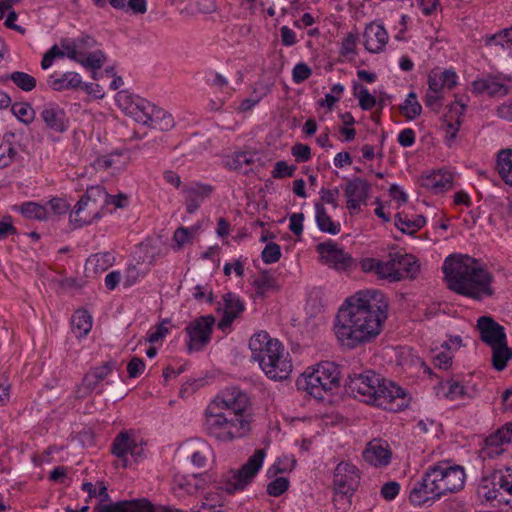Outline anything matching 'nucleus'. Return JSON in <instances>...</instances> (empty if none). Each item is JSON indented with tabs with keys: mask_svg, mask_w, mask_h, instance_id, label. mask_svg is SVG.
Returning <instances> with one entry per match:
<instances>
[{
	"mask_svg": "<svg viewBox=\"0 0 512 512\" xmlns=\"http://www.w3.org/2000/svg\"><path fill=\"white\" fill-rule=\"evenodd\" d=\"M388 303L380 291H359L346 299L334 326L341 345L350 349L371 341L382 329Z\"/></svg>",
	"mask_w": 512,
	"mask_h": 512,
	"instance_id": "1",
	"label": "nucleus"
},
{
	"mask_svg": "<svg viewBox=\"0 0 512 512\" xmlns=\"http://www.w3.org/2000/svg\"><path fill=\"white\" fill-rule=\"evenodd\" d=\"M249 405L245 392L236 387L227 388L206 409V432L221 442L244 437L250 430V422L245 414Z\"/></svg>",
	"mask_w": 512,
	"mask_h": 512,
	"instance_id": "2",
	"label": "nucleus"
},
{
	"mask_svg": "<svg viewBox=\"0 0 512 512\" xmlns=\"http://www.w3.org/2000/svg\"><path fill=\"white\" fill-rule=\"evenodd\" d=\"M447 287L457 294L482 300L494 294L493 276L467 255H450L443 264Z\"/></svg>",
	"mask_w": 512,
	"mask_h": 512,
	"instance_id": "3",
	"label": "nucleus"
},
{
	"mask_svg": "<svg viewBox=\"0 0 512 512\" xmlns=\"http://www.w3.org/2000/svg\"><path fill=\"white\" fill-rule=\"evenodd\" d=\"M464 483L465 472L463 467L440 463L426 470L421 481H418L411 489L409 500L416 506L434 502L447 493H455L461 490Z\"/></svg>",
	"mask_w": 512,
	"mask_h": 512,
	"instance_id": "4",
	"label": "nucleus"
},
{
	"mask_svg": "<svg viewBox=\"0 0 512 512\" xmlns=\"http://www.w3.org/2000/svg\"><path fill=\"white\" fill-rule=\"evenodd\" d=\"M252 359L257 361L272 380L287 379L292 372V364L285 355L282 344L269 336L267 332L254 334L249 341Z\"/></svg>",
	"mask_w": 512,
	"mask_h": 512,
	"instance_id": "5",
	"label": "nucleus"
},
{
	"mask_svg": "<svg viewBox=\"0 0 512 512\" xmlns=\"http://www.w3.org/2000/svg\"><path fill=\"white\" fill-rule=\"evenodd\" d=\"M340 370L333 362L319 363L312 372L305 375V390L317 399H323L327 392L338 388L340 384Z\"/></svg>",
	"mask_w": 512,
	"mask_h": 512,
	"instance_id": "6",
	"label": "nucleus"
},
{
	"mask_svg": "<svg viewBox=\"0 0 512 512\" xmlns=\"http://www.w3.org/2000/svg\"><path fill=\"white\" fill-rule=\"evenodd\" d=\"M265 458V451L258 449L238 470H230L224 474L219 481L218 489L233 494L236 491L243 490L262 467Z\"/></svg>",
	"mask_w": 512,
	"mask_h": 512,
	"instance_id": "7",
	"label": "nucleus"
},
{
	"mask_svg": "<svg viewBox=\"0 0 512 512\" xmlns=\"http://www.w3.org/2000/svg\"><path fill=\"white\" fill-rule=\"evenodd\" d=\"M98 202L109 204V194L101 186L89 187L76 204L75 211L70 215V221L77 223L78 226L90 223L91 219L80 216L84 208L88 206L90 207V213L94 212L92 218H100V212L96 211Z\"/></svg>",
	"mask_w": 512,
	"mask_h": 512,
	"instance_id": "8",
	"label": "nucleus"
},
{
	"mask_svg": "<svg viewBox=\"0 0 512 512\" xmlns=\"http://www.w3.org/2000/svg\"><path fill=\"white\" fill-rule=\"evenodd\" d=\"M380 383V376L373 371L364 374H349L345 388L353 397H360L366 403H372L375 398L376 385Z\"/></svg>",
	"mask_w": 512,
	"mask_h": 512,
	"instance_id": "9",
	"label": "nucleus"
},
{
	"mask_svg": "<svg viewBox=\"0 0 512 512\" xmlns=\"http://www.w3.org/2000/svg\"><path fill=\"white\" fill-rule=\"evenodd\" d=\"M214 324L213 315L200 316L188 324L185 331L189 337V352L200 351L210 342Z\"/></svg>",
	"mask_w": 512,
	"mask_h": 512,
	"instance_id": "10",
	"label": "nucleus"
},
{
	"mask_svg": "<svg viewBox=\"0 0 512 512\" xmlns=\"http://www.w3.org/2000/svg\"><path fill=\"white\" fill-rule=\"evenodd\" d=\"M358 469L351 463L340 462L335 469L334 491L343 496H352L359 484Z\"/></svg>",
	"mask_w": 512,
	"mask_h": 512,
	"instance_id": "11",
	"label": "nucleus"
},
{
	"mask_svg": "<svg viewBox=\"0 0 512 512\" xmlns=\"http://www.w3.org/2000/svg\"><path fill=\"white\" fill-rule=\"evenodd\" d=\"M321 262L336 270H347L353 264L352 257L332 240L317 244Z\"/></svg>",
	"mask_w": 512,
	"mask_h": 512,
	"instance_id": "12",
	"label": "nucleus"
},
{
	"mask_svg": "<svg viewBox=\"0 0 512 512\" xmlns=\"http://www.w3.org/2000/svg\"><path fill=\"white\" fill-rule=\"evenodd\" d=\"M370 189V183L362 178H354L346 183L344 194L347 198V209L351 215L360 211L361 204H367Z\"/></svg>",
	"mask_w": 512,
	"mask_h": 512,
	"instance_id": "13",
	"label": "nucleus"
},
{
	"mask_svg": "<svg viewBox=\"0 0 512 512\" xmlns=\"http://www.w3.org/2000/svg\"><path fill=\"white\" fill-rule=\"evenodd\" d=\"M114 362H105L101 366L90 369L83 377L81 384L76 390V398L83 399L90 395L96 387L111 374Z\"/></svg>",
	"mask_w": 512,
	"mask_h": 512,
	"instance_id": "14",
	"label": "nucleus"
},
{
	"mask_svg": "<svg viewBox=\"0 0 512 512\" xmlns=\"http://www.w3.org/2000/svg\"><path fill=\"white\" fill-rule=\"evenodd\" d=\"M23 133L8 131L0 144V169L11 165L18 156L19 150H25L21 144Z\"/></svg>",
	"mask_w": 512,
	"mask_h": 512,
	"instance_id": "15",
	"label": "nucleus"
},
{
	"mask_svg": "<svg viewBox=\"0 0 512 512\" xmlns=\"http://www.w3.org/2000/svg\"><path fill=\"white\" fill-rule=\"evenodd\" d=\"M480 339L492 347L507 340L504 327L489 316H482L477 321Z\"/></svg>",
	"mask_w": 512,
	"mask_h": 512,
	"instance_id": "16",
	"label": "nucleus"
},
{
	"mask_svg": "<svg viewBox=\"0 0 512 512\" xmlns=\"http://www.w3.org/2000/svg\"><path fill=\"white\" fill-rule=\"evenodd\" d=\"M512 442V423H507L496 433L491 434L485 440V447L482 450V457L493 458L504 452L503 445Z\"/></svg>",
	"mask_w": 512,
	"mask_h": 512,
	"instance_id": "17",
	"label": "nucleus"
},
{
	"mask_svg": "<svg viewBox=\"0 0 512 512\" xmlns=\"http://www.w3.org/2000/svg\"><path fill=\"white\" fill-rule=\"evenodd\" d=\"M391 457L389 444L381 439H373L363 451L364 460L375 467L387 466Z\"/></svg>",
	"mask_w": 512,
	"mask_h": 512,
	"instance_id": "18",
	"label": "nucleus"
},
{
	"mask_svg": "<svg viewBox=\"0 0 512 512\" xmlns=\"http://www.w3.org/2000/svg\"><path fill=\"white\" fill-rule=\"evenodd\" d=\"M185 195V204L187 212L194 213L201 205V203L213 192V187L209 184L194 182L183 187Z\"/></svg>",
	"mask_w": 512,
	"mask_h": 512,
	"instance_id": "19",
	"label": "nucleus"
},
{
	"mask_svg": "<svg viewBox=\"0 0 512 512\" xmlns=\"http://www.w3.org/2000/svg\"><path fill=\"white\" fill-rule=\"evenodd\" d=\"M94 510L95 512H153V505L148 499L141 498L98 505Z\"/></svg>",
	"mask_w": 512,
	"mask_h": 512,
	"instance_id": "20",
	"label": "nucleus"
},
{
	"mask_svg": "<svg viewBox=\"0 0 512 512\" xmlns=\"http://www.w3.org/2000/svg\"><path fill=\"white\" fill-rule=\"evenodd\" d=\"M404 397L405 391L403 388L380 377V383L376 385L375 398H373L372 403L387 408L395 399H404Z\"/></svg>",
	"mask_w": 512,
	"mask_h": 512,
	"instance_id": "21",
	"label": "nucleus"
},
{
	"mask_svg": "<svg viewBox=\"0 0 512 512\" xmlns=\"http://www.w3.org/2000/svg\"><path fill=\"white\" fill-rule=\"evenodd\" d=\"M364 46L371 53H380L388 42V33L385 28L376 23H370L364 30Z\"/></svg>",
	"mask_w": 512,
	"mask_h": 512,
	"instance_id": "22",
	"label": "nucleus"
},
{
	"mask_svg": "<svg viewBox=\"0 0 512 512\" xmlns=\"http://www.w3.org/2000/svg\"><path fill=\"white\" fill-rule=\"evenodd\" d=\"M224 314L218 323L221 330L229 327L233 321L245 310V304L235 293L229 292L223 295Z\"/></svg>",
	"mask_w": 512,
	"mask_h": 512,
	"instance_id": "23",
	"label": "nucleus"
},
{
	"mask_svg": "<svg viewBox=\"0 0 512 512\" xmlns=\"http://www.w3.org/2000/svg\"><path fill=\"white\" fill-rule=\"evenodd\" d=\"M391 256L393 263H395L396 272L400 274V280L405 277L414 278L416 276L420 266L413 255L396 251L392 252Z\"/></svg>",
	"mask_w": 512,
	"mask_h": 512,
	"instance_id": "24",
	"label": "nucleus"
},
{
	"mask_svg": "<svg viewBox=\"0 0 512 512\" xmlns=\"http://www.w3.org/2000/svg\"><path fill=\"white\" fill-rule=\"evenodd\" d=\"M454 175L446 170H438L422 179V186L434 192H441L453 187Z\"/></svg>",
	"mask_w": 512,
	"mask_h": 512,
	"instance_id": "25",
	"label": "nucleus"
},
{
	"mask_svg": "<svg viewBox=\"0 0 512 512\" xmlns=\"http://www.w3.org/2000/svg\"><path fill=\"white\" fill-rule=\"evenodd\" d=\"M82 79L76 72H65L59 77L54 74L47 78V85L54 91L75 90L81 87Z\"/></svg>",
	"mask_w": 512,
	"mask_h": 512,
	"instance_id": "26",
	"label": "nucleus"
},
{
	"mask_svg": "<svg viewBox=\"0 0 512 512\" xmlns=\"http://www.w3.org/2000/svg\"><path fill=\"white\" fill-rule=\"evenodd\" d=\"M148 110L151 112L145 125L159 131H169L174 127L173 116L163 108L153 104V107H148Z\"/></svg>",
	"mask_w": 512,
	"mask_h": 512,
	"instance_id": "27",
	"label": "nucleus"
},
{
	"mask_svg": "<svg viewBox=\"0 0 512 512\" xmlns=\"http://www.w3.org/2000/svg\"><path fill=\"white\" fill-rule=\"evenodd\" d=\"M137 444L130 438L127 432H121L114 439L112 444V453L122 462V466H128L127 454L134 455V449Z\"/></svg>",
	"mask_w": 512,
	"mask_h": 512,
	"instance_id": "28",
	"label": "nucleus"
},
{
	"mask_svg": "<svg viewBox=\"0 0 512 512\" xmlns=\"http://www.w3.org/2000/svg\"><path fill=\"white\" fill-rule=\"evenodd\" d=\"M41 118L46 126L55 132H64L67 129L65 111L57 106L45 107L41 112Z\"/></svg>",
	"mask_w": 512,
	"mask_h": 512,
	"instance_id": "29",
	"label": "nucleus"
},
{
	"mask_svg": "<svg viewBox=\"0 0 512 512\" xmlns=\"http://www.w3.org/2000/svg\"><path fill=\"white\" fill-rule=\"evenodd\" d=\"M500 481H502L500 472H496V470L491 475L483 477L477 488L478 496L486 501H497L499 494L495 485H498Z\"/></svg>",
	"mask_w": 512,
	"mask_h": 512,
	"instance_id": "30",
	"label": "nucleus"
},
{
	"mask_svg": "<svg viewBox=\"0 0 512 512\" xmlns=\"http://www.w3.org/2000/svg\"><path fill=\"white\" fill-rule=\"evenodd\" d=\"M466 109V104L456 100L450 107L451 118L453 115L457 117V119L452 122L447 119V116H444L442 127L446 133V138L450 142L455 139L456 134L460 127V117L464 114Z\"/></svg>",
	"mask_w": 512,
	"mask_h": 512,
	"instance_id": "31",
	"label": "nucleus"
},
{
	"mask_svg": "<svg viewBox=\"0 0 512 512\" xmlns=\"http://www.w3.org/2000/svg\"><path fill=\"white\" fill-rule=\"evenodd\" d=\"M473 91L482 94L487 93L489 96H505L508 94V87L492 78L478 79L472 82Z\"/></svg>",
	"mask_w": 512,
	"mask_h": 512,
	"instance_id": "32",
	"label": "nucleus"
},
{
	"mask_svg": "<svg viewBox=\"0 0 512 512\" xmlns=\"http://www.w3.org/2000/svg\"><path fill=\"white\" fill-rule=\"evenodd\" d=\"M394 224L401 232L413 235L426 224V218L423 215H417L411 219L404 213H397Z\"/></svg>",
	"mask_w": 512,
	"mask_h": 512,
	"instance_id": "33",
	"label": "nucleus"
},
{
	"mask_svg": "<svg viewBox=\"0 0 512 512\" xmlns=\"http://www.w3.org/2000/svg\"><path fill=\"white\" fill-rule=\"evenodd\" d=\"M315 212L316 223L320 231L331 235H336L340 232V223H335L332 220L322 203L318 202L315 204Z\"/></svg>",
	"mask_w": 512,
	"mask_h": 512,
	"instance_id": "34",
	"label": "nucleus"
},
{
	"mask_svg": "<svg viewBox=\"0 0 512 512\" xmlns=\"http://www.w3.org/2000/svg\"><path fill=\"white\" fill-rule=\"evenodd\" d=\"M114 262V256L109 252L91 255L85 265L88 273L98 274L106 271Z\"/></svg>",
	"mask_w": 512,
	"mask_h": 512,
	"instance_id": "35",
	"label": "nucleus"
},
{
	"mask_svg": "<svg viewBox=\"0 0 512 512\" xmlns=\"http://www.w3.org/2000/svg\"><path fill=\"white\" fill-rule=\"evenodd\" d=\"M255 157H256V153H253V152H249V151L237 152L234 155H232L226 159L225 165L229 169L247 173L248 167L254 163Z\"/></svg>",
	"mask_w": 512,
	"mask_h": 512,
	"instance_id": "36",
	"label": "nucleus"
},
{
	"mask_svg": "<svg viewBox=\"0 0 512 512\" xmlns=\"http://www.w3.org/2000/svg\"><path fill=\"white\" fill-rule=\"evenodd\" d=\"M71 326L76 337H84L92 328V317L85 310H77L71 318Z\"/></svg>",
	"mask_w": 512,
	"mask_h": 512,
	"instance_id": "37",
	"label": "nucleus"
},
{
	"mask_svg": "<svg viewBox=\"0 0 512 512\" xmlns=\"http://www.w3.org/2000/svg\"><path fill=\"white\" fill-rule=\"evenodd\" d=\"M190 458L193 465L202 468L212 454L211 447L203 440H196L190 445Z\"/></svg>",
	"mask_w": 512,
	"mask_h": 512,
	"instance_id": "38",
	"label": "nucleus"
},
{
	"mask_svg": "<svg viewBox=\"0 0 512 512\" xmlns=\"http://www.w3.org/2000/svg\"><path fill=\"white\" fill-rule=\"evenodd\" d=\"M492 348V366L497 371H502L507 366L508 361L512 358V349L508 347L507 340L501 344H497Z\"/></svg>",
	"mask_w": 512,
	"mask_h": 512,
	"instance_id": "39",
	"label": "nucleus"
},
{
	"mask_svg": "<svg viewBox=\"0 0 512 512\" xmlns=\"http://www.w3.org/2000/svg\"><path fill=\"white\" fill-rule=\"evenodd\" d=\"M148 107H153V104L145 99L138 98L127 107V114L136 122L145 125L151 112Z\"/></svg>",
	"mask_w": 512,
	"mask_h": 512,
	"instance_id": "40",
	"label": "nucleus"
},
{
	"mask_svg": "<svg viewBox=\"0 0 512 512\" xmlns=\"http://www.w3.org/2000/svg\"><path fill=\"white\" fill-rule=\"evenodd\" d=\"M497 169L503 181L512 185V149L501 150L498 153Z\"/></svg>",
	"mask_w": 512,
	"mask_h": 512,
	"instance_id": "41",
	"label": "nucleus"
},
{
	"mask_svg": "<svg viewBox=\"0 0 512 512\" xmlns=\"http://www.w3.org/2000/svg\"><path fill=\"white\" fill-rule=\"evenodd\" d=\"M7 80H11L19 89L25 92L32 91L37 84L36 79L32 75L21 71H15L1 77L2 82Z\"/></svg>",
	"mask_w": 512,
	"mask_h": 512,
	"instance_id": "42",
	"label": "nucleus"
},
{
	"mask_svg": "<svg viewBox=\"0 0 512 512\" xmlns=\"http://www.w3.org/2000/svg\"><path fill=\"white\" fill-rule=\"evenodd\" d=\"M121 156L120 152H114L105 156H98L91 162V166L95 170H108L110 168L120 170L124 165V162L121 161Z\"/></svg>",
	"mask_w": 512,
	"mask_h": 512,
	"instance_id": "43",
	"label": "nucleus"
},
{
	"mask_svg": "<svg viewBox=\"0 0 512 512\" xmlns=\"http://www.w3.org/2000/svg\"><path fill=\"white\" fill-rule=\"evenodd\" d=\"M400 112L403 116L408 120H414L418 116H420L422 112V106L417 100V95L415 92H410L407 95L404 103L400 106Z\"/></svg>",
	"mask_w": 512,
	"mask_h": 512,
	"instance_id": "44",
	"label": "nucleus"
},
{
	"mask_svg": "<svg viewBox=\"0 0 512 512\" xmlns=\"http://www.w3.org/2000/svg\"><path fill=\"white\" fill-rule=\"evenodd\" d=\"M394 266L395 263H393L391 253H389V260L378 262L376 275L380 279H386L389 282H398L400 281V274L396 272Z\"/></svg>",
	"mask_w": 512,
	"mask_h": 512,
	"instance_id": "45",
	"label": "nucleus"
},
{
	"mask_svg": "<svg viewBox=\"0 0 512 512\" xmlns=\"http://www.w3.org/2000/svg\"><path fill=\"white\" fill-rule=\"evenodd\" d=\"M258 295H264L270 290L277 289L275 278L268 272L262 271L253 281Z\"/></svg>",
	"mask_w": 512,
	"mask_h": 512,
	"instance_id": "46",
	"label": "nucleus"
},
{
	"mask_svg": "<svg viewBox=\"0 0 512 512\" xmlns=\"http://www.w3.org/2000/svg\"><path fill=\"white\" fill-rule=\"evenodd\" d=\"M11 112L24 124H30L35 118V111L27 102L14 103Z\"/></svg>",
	"mask_w": 512,
	"mask_h": 512,
	"instance_id": "47",
	"label": "nucleus"
},
{
	"mask_svg": "<svg viewBox=\"0 0 512 512\" xmlns=\"http://www.w3.org/2000/svg\"><path fill=\"white\" fill-rule=\"evenodd\" d=\"M105 61V54L101 50H97L91 53L84 52V55L81 56L79 64H81L85 68L97 70L103 66Z\"/></svg>",
	"mask_w": 512,
	"mask_h": 512,
	"instance_id": "48",
	"label": "nucleus"
},
{
	"mask_svg": "<svg viewBox=\"0 0 512 512\" xmlns=\"http://www.w3.org/2000/svg\"><path fill=\"white\" fill-rule=\"evenodd\" d=\"M354 93L359 100V106L362 110L369 111L376 106L377 100L369 93L367 88L359 84H355Z\"/></svg>",
	"mask_w": 512,
	"mask_h": 512,
	"instance_id": "49",
	"label": "nucleus"
},
{
	"mask_svg": "<svg viewBox=\"0 0 512 512\" xmlns=\"http://www.w3.org/2000/svg\"><path fill=\"white\" fill-rule=\"evenodd\" d=\"M22 214L29 219L44 220L47 218V210L37 203L28 202L21 207Z\"/></svg>",
	"mask_w": 512,
	"mask_h": 512,
	"instance_id": "50",
	"label": "nucleus"
},
{
	"mask_svg": "<svg viewBox=\"0 0 512 512\" xmlns=\"http://www.w3.org/2000/svg\"><path fill=\"white\" fill-rule=\"evenodd\" d=\"M496 472H500V476H501V480H502L498 484L499 485V488H498V494H499L498 496L499 497H497V501L499 503H502L501 497H507L508 492H510V490H512V488H510V484H512V469L506 468L505 470H496Z\"/></svg>",
	"mask_w": 512,
	"mask_h": 512,
	"instance_id": "51",
	"label": "nucleus"
},
{
	"mask_svg": "<svg viewBox=\"0 0 512 512\" xmlns=\"http://www.w3.org/2000/svg\"><path fill=\"white\" fill-rule=\"evenodd\" d=\"M262 260L266 264L277 262L281 257V248L277 243H268L262 251Z\"/></svg>",
	"mask_w": 512,
	"mask_h": 512,
	"instance_id": "52",
	"label": "nucleus"
},
{
	"mask_svg": "<svg viewBox=\"0 0 512 512\" xmlns=\"http://www.w3.org/2000/svg\"><path fill=\"white\" fill-rule=\"evenodd\" d=\"M358 39H359V34L357 31L349 32L342 41L341 49H340L341 55L346 56L349 54H355Z\"/></svg>",
	"mask_w": 512,
	"mask_h": 512,
	"instance_id": "53",
	"label": "nucleus"
},
{
	"mask_svg": "<svg viewBox=\"0 0 512 512\" xmlns=\"http://www.w3.org/2000/svg\"><path fill=\"white\" fill-rule=\"evenodd\" d=\"M289 487V481L285 477H278L267 486V493L270 496L278 497L282 495Z\"/></svg>",
	"mask_w": 512,
	"mask_h": 512,
	"instance_id": "54",
	"label": "nucleus"
},
{
	"mask_svg": "<svg viewBox=\"0 0 512 512\" xmlns=\"http://www.w3.org/2000/svg\"><path fill=\"white\" fill-rule=\"evenodd\" d=\"M295 170L296 166H290L285 161H278L275 163L274 169L272 170V177L275 179L292 177Z\"/></svg>",
	"mask_w": 512,
	"mask_h": 512,
	"instance_id": "55",
	"label": "nucleus"
},
{
	"mask_svg": "<svg viewBox=\"0 0 512 512\" xmlns=\"http://www.w3.org/2000/svg\"><path fill=\"white\" fill-rule=\"evenodd\" d=\"M193 482H194L193 475L186 476V475L176 474L174 476L175 487H177L178 489L184 490L186 493H188L190 495L195 493Z\"/></svg>",
	"mask_w": 512,
	"mask_h": 512,
	"instance_id": "56",
	"label": "nucleus"
},
{
	"mask_svg": "<svg viewBox=\"0 0 512 512\" xmlns=\"http://www.w3.org/2000/svg\"><path fill=\"white\" fill-rule=\"evenodd\" d=\"M312 74L311 68L305 63H298L294 66L292 71V78L295 83H302L307 80Z\"/></svg>",
	"mask_w": 512,
	"mask_h": 512,
	"instance_id": "57",
	"label": "nucleus"
},
{
	"mask_svg": "<svg viewBox=\"0 0 512 512\" xmlns=\"http://www.w3.org/2000/svg\"><path fill=\"white\" fill-rule=\"evenodd\" d=\"M61 48L64 49L65 56H67L69 59L76 61L77 63L80 62L81 56L84 55V51H81L77 48V46L74 43V40L67 41L63 40L61 41Z\"/></svg>",
	"mask_w": 512,
	"mask_h": 512,
	"instance_id": "58",
	"label": "nucleus"
},
{
	"mask_svg": "<svg viewBox=\"0 0 512 512\" xmlns=\"http://www.w3.org/2000/svg\"><path fill=\"white\" fill-rule=\"evenodd\" d=\"M297 162H306L311 158V149L308 145L296 143L291 149Z\"/></svg>",
	"mask_w": 512,
	"mask_h": 512,
	"instance_id": "59",
	"label": "nucleus"
},
{
	"mask_svg": "<svg viewBox=\"0 0 512 512\" xmlns=\"http://www.w3.org/2000/svg\"><path fill=\"white\" fill-rule=\"evenodd\" d=\"M145 363L141 358L133 357L127 365V372L130 378H136L142 374Z\"/></svg>",
	"mask_w": 512,
	"mask_h": 512,
	"instance_id": "60",
	"label": "nucleus"
},
{
	"mask_svg": "<svg viewBox=\"0 0 512 512\" xmlns=\"http://www.w3.org/2000/svg\"><path fill=\"white\" fill-rule=\"evenodd\" d=\"M400 490L399 483L390 481L385 483L381 488V495L384 499L391 501L396 498Z\"/></svg>",
	"mask_w": 512,
	"mask_h": 512,
	"instance_id": "61",
	"label": "nucleus"
},
{
	"mask_svg": "<svg viewBox=\"0 0 512 512\" xmlns=\"http://www.w3.org/2000/svg\"><path fill=\"white\" fill-rule=\"evenodd\" d=\"M191 236V230L185 227H179L174 232L173 241L177 244V248L180 249L184 244L190 241Z\"/></svg>",
	"mask_w": 512,
	"mask_h": 512,
	"instance_id": "62",
	"label": "nucleus"
},
{
	"mask_svg": "<svg viewBox=\"0 0 512 512\" xmlns=\"http://www.w3.org/2000/svg\"><path fill=\"white\" fill-rule=\"evenodd\" d=\"M289 229L293 232L295 235H301L303 232V221H304V214L303 213H293L289 217Z\"/></svg>",
	"mask_w": 512,
	"mask_h": 512,
	"instance_id": "63",
	"label": "nucleus"
},
{
	"mask_svg": "<svg viewBox=\"0 0 512 512\" xmlns=\"http://www.w3.org/2000/svg\"><path fill=\"white\" fill-rule=\"evenodd\" d=\"M48 205L56 215L67 213L70 208V204L62 198H53L48 202Z\"/></svg>",
	"mask_w": 512,
	"mask_h": 512,
	"instance_id": "64",
	"label": "nucleus"
}]
</instances>
